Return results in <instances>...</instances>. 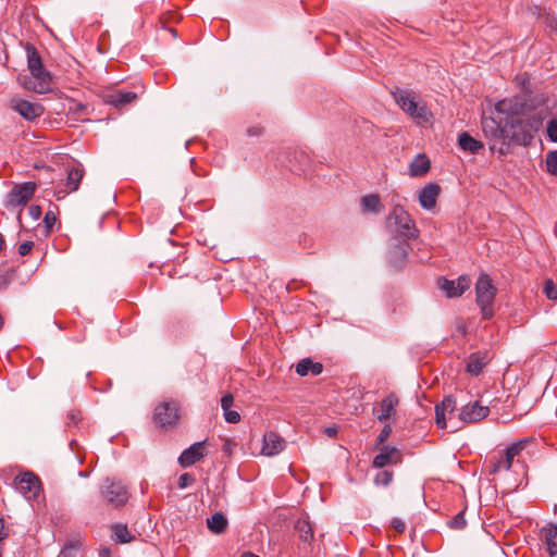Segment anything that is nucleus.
<instances>
[{
	"label": "nucleus",
	"instance_id": "obj_1",
	"mask_svg": "<svg viewBox=\"0 0 557 557\" xmlns=\"http://www.w3.org/2000/svg\"><path fill=\"white\" fill-rule=\"evenodd\" d=\"M496 109L500 113H507V128L510 145H530L535 133L539 132L543 124V110L531 108L527 102L519 100L499 101Z\"/></svg>",
	"mask_w": 557,
	"mask_h": 557
},
{
	"label": "nucleus",
	"instance_id": "obj_2",
	"mask_svg": "<svg viewBox=\"0 0 557 557\" xmlns=\"http://www.w3.org/2000/svg\"><path fill=\"white\" fill-rule=\"evenodd\" d=\"M27 69L30 76L18 77L20 83L26 90L37 94H46L51 90L52 75L46 70L42 59L36 47L27 42L25 45Z\"/></svg>",
	"mask_w": 557,
	"mask_h": 557
},
{
	"label": "nucleus",
	"instance_id": "obj_3",
	"mask_svg": "<svg viewBox=\"0 0 557 557\" xmlns=\"http://www.w3.org/2000/svg\"><path fill=\"white\" fill-rule=\"evenodd\" d=\"M391 94L399 108L418 124H425L431 121L433 116L431 111L413 90L396 87Z\"/></svg>",
	"mask_w": 557,
	"mask_h": 557
},
{
	"label": "nucleus",
	"instance_id": "obj_4",
	"mask_svg": "<svg viewBox=\"0 0 557 557\" xmlns=\"http://www.w3.org/2000/svg\"><path fill=\"white\" fill-rule=\"evenodd\" d=\"M482 129L490 141L492 152H498L500 156L509 153L510 140L507 128V117L496 121L493 117L482 120Z\"/></svg>",
	"mask_w": 557,
	"mask_h": 557
},
{
	"label": "nucleus",
	"instance_id": "obj_5",
	"mask_svg": "<svg viewBox=\"0 0 557 557\" xmlns=\"http://www.w3.org/2000/svg\"><path fill=\"white\" fill-rule=\"evenodd\" d=\"M497 294L492 278L486 273H481L475 283V300L481 309L482 318L490 320L494 315L493 302Z\"/></svg>",
	"mask_w": 557,
	"mask_h": 557
},
{
	"label": "nucleus",
	"instance_id": "obj_6",
	"mask_svg": "<svg viewBox=\"0 0 557 557\" xmlns=\"http://www.w3.org/2000/svg\"><path fill=\"white\" fill-rule=\"evenodd\" d=\"M529 442V438L519 440L512 443L504 451L491 457V459L488 460L490 473L495 474L500 470H510L513 460L517 459V461H519L520 455L524 450Z\"/></svg>",
	"mask_w": 557,
	"mask_h": 557
},
{
	"label": "nucleus",
	"instance_id": "obj_7",
	"mask_svg": "<svg viewBox=\"0 0 557 557\" xmlns=\"http://www.w3.org/2000/svg\"><path fill=\"white\" fill-rule=\"evenodd\" d=\"M387 223L395 224V232L406 239L418 237L419 231L414 221L401 206L394 207L387 218Z\"/></svg>",
	"mask_w": 557,
	"mask_h": 557
},
{
	"label": "nucleus",
	"instance_id": "obj_8",
	"mask_svg": "<svg viewBox=\"0 0 557 557\" xmlns=\"http://www.w3.org/2000/svg\"><path fill=\"white\" fill-rule=\"evenodd\" d=\"M101 494L109 504L115 507L125 505L129 497L126 486L121 481L109 478L103 482Z\"/></svg>",
	"mask_w": 557,
	"mask_h": 557
},
{
	"label": "nucleus",
	"instance_id": "obj_9",
	"mask_svg": "<svg viewBox=\"0 0 557 557\" xmlns=\"http://www.w3.org/2000/svg\"><path fill=\"white\" fill-rule=\"evenodd\" d=\"M14 484L16 490L28 500L36 499L41 491L39 478L30 471L16 475Z\"/></svg>",
	"mask_w": 557,
	"mask_h": 557
},
{
	"label": "nucleus",
	"instance_id": "obj_10",
	"mask_svg": "<svg viewBox=\"0 0 557 557\" xmlns=\"http://www.w3.org/2000/svg\"><path fill=\"white\" fill-rule=\"evenodd\" d=\"M36 189L37 185L35 182H25L15 185L7 195V207L16 208L25 206L34 196Z\"/></svg>",
	"mask_w": 557,
	"mask_h": 557
},
{
	"label": "nucleus",
	"instance_id": "obj_11",
	"mask_svg": "<svg viewBox=\"0 0 557 557\" xmlns=\"http://www.w3.org/2000/svg\"><path fill=\"white\" fill-rule=\"evenodd\" d=\"M178 419L180 406L175 400L163 401L159 404L154 409V421L162 428L176 424Z\"/></svg>",
	"mask_w": 557,
	"mask_h": 557
},
{
	"label": "nucleus",
	"instance_id": "obj_12",
	"mask_svg": "<svg viewBox=\"0 0 557 557\" xmlns=\"http://www.w3.org/2000/svg\"><path fill=\"white\" fill-rule=\"evenodd\" d=\"M470 284L471 280L468 275H460L457 281L445 277L438 278L440 288L449 298L461 296L470 287Z\"/></svg>",
	"mask_w": 557,
	"mask_h": 557
},
{
	"label": "nucleus",
	"instance_id": "obj_13",
	"mask_svg": "<svg viewBox=\"0 0 557 557\" xmlns=\"http://www.w3.org/2000/svg\"><path fill=\"white\" fill-rule=\"evenodd\" d=\"M10 107L28 121H33L44 113V107L40 103L30 102L24 99H12L10 101Z\"/></svg>",
	"mask_w": 557,
	"mask_h": 557
},
{
	"label": "nucleus",
	"instance_id": "obj_14",
	"mask_svg": "<svg viewBox=\"0 0 557 557\" xmlns=\"http://www.w3.org/2000/svg\"><path fill=\"white\" fill-rule=\"evenodd\" d=\"M403 454L398 448L383 445L380 453L374 457L372 465L374 468L382 469L386 466L400 463Z\"/></svg>",
	"mask_w": 557,
	"mask_h": 557
},
{
	"label": "nucleus",
	"instance_id": "obj_15",
	"mask_svg": "<svg viewBox=\"0 0 557 557\" xmlns=\"http://www.w3.org/2000/svg\"><path fill=\"white\" fill-rule=\"evenodd\" d=\"M409 251V244L406 240L395 239L388 250V262L395 270L403 269Z\"/></svg>",
	"mask_w": 557,
	"mask_h": 557
},
{
	"label": "nucleus",
	"instance_id": "obj_16",
	"mask_svg": "<svg viewBox=\"0 0 557 557\" xmlns=\"http://www.w3.org/2000/svg\"><path fill=\"white\" fill-rule=\"evenodd\" d=\"M490 413V408L482 406L479 401L468 404L460 409L459 419L467 423H474L483 420Z\"/></svg>",
	"mask_w": 557,
	"mask_h": 557
},
{
	"label": "nucleus",
	"instance_id": "obj_17",
	"mask_svg": "<svg viewBox=\"0 0 557 557\" xmlns=\"http://www.w3.org/2000/svg\"><path fill=\"white\" fill-rule=\"evenodd\" d=\"M206 441L194 443L185 449L178 457V463L182 468H188L200 461L206 455Z\"/></svg>",
	"mask_w": 557,
	"mask_h": 557
},
{
	"label": "nucleus",
	"instance_id": "obj_18",
	"mask_svg": "<svg viewBox=\"0 0 557 557\" xmlns=\"http://www.w3.org/2000/svg\"><path fill=\"white\" fill-rule=\"evenodd\" d=\"M398 404L399 399L396 394L391 393L381 400L379 408H373V414L379 421H386L395 414Z\"/></svg>",
	"mask_w": 557,
	"mask_h": 557
},
{
	"label": "nucleus",
	"instance_id": "obj_19",
	"mask_svg": "<svg viewBox=\"0 0 557 557\" xmlns=\"http://www.w3.org/2000/svg\"><path fill=\"white\" fill-rule=\"evenodd\" d=\"M84 176V170L77 166H72L67 170L66 183L64 188H60L55 191L58 200L65 197L67 193L76 191L79 187V183Z\"/></svg>",
	"mask_w": 557,
	"mask_h": 557
},
{
	"label": "nucleus",
	"instance_id": "obj_20",
	"mask_svg": "<svg viewBox=\"0 0 557 557\" xmlns=\"http://www.w3.org/2000/svg\"><path fill=\"white\" fill-rule=\"evenodd\" d=\"M441 194V186L437 183H428L419 193V203L425 210H432L436 206Z\"/></svg>",
	"mask_w": 557,
	"mask_h": 557
},
{
	"label": "nucleus",
	"instance_id": "obj_21",
	"mask_svg": "<svg viewBox=\"0 0 557 557\" xmlns=\"http://www.w3.org/2000/svg\"><path fill=\"white\" fill-rule=\"evenodd\" d=\"M285 448V440L273 431L265 432L263 435L262 454L274 456Z\"/></svg>",
	"mask_w": 557,
	"mask_h": 557
},
{
	"label": "nucleus",
	"instance_id": "obj_22",
	"mask_svg": "<svg viewBox=\"0 0 557 557\" xmlns=\"http://www.w3.org/2000/svg\"><path fill=\"white\" fill-rule=\"evenodd\" d=\"M490 361L491 357L487 351L472 352L468 358L466 371L471 375L478 376Z\"/></svg>",
	"mask_w": 557,
	"mask_h": 557
},
{
	"label": "nucleus",
	"instance_id": "obj_23",
	"mask_svg": "<svg viewBox=\"0 0 557 557\" xmlns=\"http://www.w3.org/2000/svg\"><path fill=\"white\" fill-rule=\"evenodd\" d=\"M136 99L137 94L128 90H115L107 96V102L119 109L134 102Z\"/></svg>",
	"mask_w": 557,
	"mask_h": 557
},
{
	"label": "nucleus",
	"instance_id": "obj_24",
	"mask_svg": "<svg viewBox=\"0 0 557 557\" xmlns=\"http://www.w3.org/2000/svg\"><path fill=\"white\" fill-rule=\"evenodd\" d=\"M295 533L298 539L307 544H310L313 540V528L307 517H300L294 524Z\"/></svg>",
	"mask_w": 557,
	"mask_h": 557
},
{
	"label": "nucleus",
	"instance_id": "obj_25",
	"mask_svg": "<svg viewBox=\"0 0 557 557\" xmlns=\"http://www.w3.org/2000/svg\"><path fill=\"white\" fill-rule=\"evenodd\" d=\"M458 145L463 151H468L473 154L478 153L484 147L482 141L473 138L467 132H462L459 134Z\"/></svg>",
	"mask_w": 557,
	"mask_h": 557
},
{
	"label": "nucleus",
	"instance_id": "obj_26",
	"mask_svg": "<svg viewBox=\"0 0 557 557\" xmlns=\"http://www.w3.org/2000/svg\"><path fill=\"white\" fill-rule=\"evenodd\" d=\"M431 168L430 159L425 154H418L410 163L409 173L412 177L425 175Z\"/></svg>",
	"mask_w": 557,
	"mask_h": 557
},
{
	"label": "nucleus",
	"instance_id": "obj_27",
	"mask_svg": "<svg viewBox=\"0 0 557 557\" xmlns=\"http://www.w3.org/2000/svg\"><path fill=\"white\" fill-rule=\"evenodd\" d=\"M322 371V363L314 362L310 358L302 359L296 364V373L300 376H306L309 373L315 376L321 374Z\"/></svg>",
	"mask_w": 557,
	"mask_h": 557
},
{
	"label": "nucleus",
	"instance_id": "obj_28",
	"mask_svg": "<svg viewBox=\"0 0 557 557\" xmlns=\"http://www.w3.org/2000/svg\"><path fill=\"white\" fill-rule=\"evenodd\" d=\"M549 557H557V525L549 524L542 530Z\"/></svg>",
	"mask_w": 557,
	"mask_h": 557
},
{
	"label": "nucleus",
	"instance_id": "obj_29",
	"mask_svg": "<svg viewBox=\"0 0 557 557\" xmlns=\"http://www.w3.org/2000/svg\"><path fill=\"white\" fill-rule=\"evenodd\" d=\"M207 525L212 533L221 534L226 531L228 521L222 512H215L207 519Z\"/></svg>",
	"mask_w": 557,
	"mask_h": 557
},
{
	"label": "nucleus",
	"instance_id": "obj_30",
	"mask_svg": "<svg viewBox=\"0 0 557 557\" xmlns=\"http://www.w3.org/2000/svg\"><path fill=\"white\" fill-rule=\"evenodd\" d=\"M361 206L363 211L377 213L381 211L382 205L377 195H368L361 198Z\"/></svg>",
	"mask_w": 557,
	"mask_h": 557
},
{
	"label": "nucleus",
	"instance_id": "obj_31",
	"mask_svg": "<svg viewBox=\"0 0 557 557\" xmlns=\"http://www.w3.org/2000/svg\"><path fill=\"white\" fill-rule=\"evenodd\" d=\"M114 540L116 543L125 544L129 543L134 537L129 534V531L125 524H114L112 527Z\"/></svg>",
	"mask_w": 557,
	"mask_h": 557
},
{
	"label": "nucleus",
	"instance_id": "obj_32",
	"mask_svg": "<svg viewBox=\"0 0 557 557\" xmlns=\"http://www.w3.org/2000/svg\"><path fill=\"white\" fill-rule=\"evenodd\" d=\"M394 472L392 470H381L374 476V484L377 486H388L393 481Z\"/></svg>",
	"mask_w": 557,
	"mask_h": 557
},
{
	"label": "nucleus",
	"instance_id": "obj_33",
	"mask_svg": "<svg viewBox=\"0 0 557 557\" xmlns=\"http://www.w3.org/2000/svg\"><path fill=\"white\" fill-rule=\"evenodd\" d=\"M546 171L554 176H557V150H550L545 157Z\"/></svg>",
	"mask_w": 557,
	"mask_h": 557
},
{
	"label": "nucleus",
	"instance_id": "obj_34",
	"mask_svg": "<svg viewBox=\"0 0 557 557\" xmlns=\"http://www.w3.org/2000/svg\"><path fill=\"white\" fill-rule=\"evenodd\" d=\"M447 524L450 529L462 530L467 525L463 510L453 517Z\"/></svg>",
	"mask_w": 557,
	"mask_h": 557
},
{
	"label": "nucleus",
	"instance_id": "obj_35",
	"mask_svg": "<svg viewBox=\"0 0 557 557\" xmlns=\"http://www.w3.org/2000/svg\"><path fill=\"white\" fill-rule=\"evenodd\" d=\"M544 294L550 300H557V286L554 281L548 278L544 283Z\"/></svg>",
	"mask_w": 557,
	"mask_h": 557
},
{
	"label": "nucleus",
	"instance_id": "obj_36",
	"mask_svg": "<svg viewBox=\"0 0 557 557\" xmlns=\"http://www.w3.org/2000/svg\"><path fill=\"white\" fill-rule=\"evenodd\" d=\"M446 412L447 411L438 404L435 406V422H436L437 428H440V429L446 428V419H445Z\"/></svg>",
	"mask_w": 557,
	"mask_h": 557
},
{
	"label": "nucleus",
	"instance_id": "obj_37",
	"mask_svg": "<svg viewBox=\"0 0 557 557\" xmlns=\"http://www.w3.org/2000/svg\"><path fill=\"white\" fill-rule=\"evenodd\" d=\"M392 432H393V429H392L391 424H385L376 437V446L377 447L381 445L383 446V444L391 436Z\"/></svg>",
	"mask_w": 557,
	"mask_h": 557
},
{
	"label": "nucleus",
	"instance_id": "obj_38",
	"mask_svg": "<svg viewBox=\"0 0 557 557\" xmlns=\"http://www.w3.org/2000/svg\"><path fill=\"white\" fill-rule=\"evenodd\" d=\"M546 133L550 141L557 143V119H553L547 123Z\"/></svg>",
	"mask_w": 557,
	"mask_h": 557
},
{
	"label": "nucleus",
	"instance_id": "obj_39",
	"mask_svg": "<svg viewBox=\"0 0 557 557\" xmlns=\"http://www.w3.org/2000/svg\"><path fill=\"white\" fill-rule=\"evenodd\" d=\"M196 479L195 476L191 474V473H183L180 478H178V487L180 488H186L188 487L189 485H191L193 483H195Z\"/></svg>",
	"mask_w": 557,
	"mask_h": 557
},
{
	"label": "nucleus",
	"instance_id": "obj_40",
	"mask_svg": "<svg viewBox=\"0 0 557 557\" xmlns=\"http://www.w3.org/2000/svg\"><path fill=\"white\" fill-rule=\"evenodd\" d=\"M446 411L453 412L456 408V399L453 395H447L438 403Z\"/></svg>",
	"mask_w": 557,
	"mask_h": 557
},
{
	"label": "nucleus",
	"instance_id": "obj_41",
	"mask_svg": "<svg viewBox=\"0 0 557 557\" xmlns=\"http://www.w3.org/2000/svg\"><path fill=\"white\" fill-rule=\"evenodd\" d=\"M15 276V270L11 269L3 274H0V288H5L13 277Z\"/></svg>",
	"mask_w": 557,
	"mask_h": 557
},
{
	"label": "nucleus",
	"instance_id": "obj_42",
	"mask_svg": "<svg viewBox=\"0 0 557 557\" xmlns=\"http://www.w3.org/2000/svg\"><path fill=\"white\" fill-rule=\"evenodd\" d=\"M224 418L228 423H238L240 421V414L231 409L224 411Z\"/></svg>",
	"mask_w": 557,
	"mask_h": 557
},
{
	"label": "nucleus",
	"instance_id": "obj_43",
	"mask_svg": "<svg viewBox=\"0 0 557 557\" xmlns=\"http://www.w3.org/2000/svg\"><path fill=\"white\" fill-rule=\"evenodd\" d=\"M391 527L397 532L398 534H401L406 530L405 522L399 518H393L391 521Z\"/></svg>",
	"mask_w": 557,
	"mask_h": 557
},
{
	"label": "nucleus",
	"instance_id": "obj_44",
	"mask_svg": "<svg viewBox=\"0 0 557 557\" xmlns=\"http://www.w3.org/2000/svg\"><path fill=\"white\" fill-rule=\"evenodd\" d=\"M78 550V546L76 544L66 545L61 552L62 557H75Z\"/></svg>",
	"mask_w": 557,
	"mask_h": 557
},
{
	"label": "nucleus",
	"instance_id": "obj_45",
	"mask_svg": "<svg viewBox=\"0 0 557 557\" xmlns=\"http://www.w3.org/2000/svg\"><path fill=\"white\" fill-rule=\"evenodd\" d=\"M233 403H234V396L231 393L225 394L221 398V407H222L223 411L230 409L233 406Z\"/></svg>",
	"mask_w": 557,
	"mask_h": 557
},
{
	"label": "nucleus",
	"instance_id": "obj_46",
	"mask_svg": "<svg viewBox=\"0 0 557 557\" xmlns=\"http://www.w3.org/2000/svg\"><path fill=\"white\" fill-rule=\"evenodd\" d=\"M33 247H34V242H32V240H26V242L22 243V244L18 246L17 251H18V253H20L21 256H26V255H28V253L30 252V250L33 249Z\"/></svg>",
	"mask_w": 557,
	"mask_h": 557
},
{
	"label": "nucleus",
	"instance_id": "obj_47",
	"mask_svg": "<svg viewBox=\"0 0 557 557\" xmlns=\"http://www.w3.org/2000/svg\"><path fill=\"white\" fill-rule=\"evenodd\" d=\"M44 222L46 224L47 230L51 231L52 226L57 222V218H55L54 213L52 211H48L45 214Z\"/></svg>",
	"mask_w": 557,
	"mask_h": 557
},
{
	"label": "nucleus",
	"instance_id": "obj_48",
	"mask_svg": "<svg viewBox=\"0 0 557 557\" xmlns=\"http://www.w3.org/2000/svg\"><path fill=\"white\" fill-rule=\"evenodd\" d=\"M235 446L234 441L225 438L221 449L225 455L231 456Z\"/></svg>",
	"mask_w": 557,
	"mask_h": 557
},
{
	"label": "nucleus",
	"instance_id": "obj_49",
	"mask_svg": "<svg viewBox=\"0 0 557 557\" xmlns=\"http://www.w3.org/2000/svg\"><path fill=\"white\" fill-rule=\"evenodd\" d=\"M545 24L550 30L557 32V20L554 16H550L549 14H547L545 16Z\"/></svg>",
	"mask_w": 557,
	"mask_h": 557
},
{
	"label": "nucleus",
	"instance_id": "obj_50",
	"mask_svg": "<svg viewBox=\"0 0 557 557\" xmlns=\"http://www.w3.org/2000/svg\"><path fill=\"white\" fill-rule=\"evenodd\" d=\"M29 214L36 220L41 214V209L39 206H30L29 207Z\"/></svg>",
	"mask_w": 557,
	"mask_h": 557
},
{
	"label": "nucleus",
	"instance_id": "obj_51",
	"mask_svg": "<svg viewBox=\"0 0 557 557\" xmlns=\"http://www.w3.org/2000/svg\"><path fill=\"white\" fill-rule=\"evenodd\" d=\"M67 419L71 421V423L77 424L81 421V413L72 411L67 414Z\"/></svg>",
	"mask_w": 557,
	"mask_h": 557
},
{
	"label": "nucleus",
	"instance_id": "obj_52",
	"mask_svg": "<svg viewBox=\"0 0 557 557\" xmlns=\"http://www.w3.org/2000/svg\"><path fill=\"white\" fill-rule=\"evenodd\" d=\"M8 536V532L5 531L4 519L0 517V541Z\"/></svg>",
	"mask_w": 557,
	"mask_h": 557
},
{
	"label": "nucleus",
	"instance_id": "obj_53",
	"mask_svg": "<svg viewBox=\"0 0 557 557\" xmlns=\"http://www.w3.org/2000/svg\"><path fill=\"white\" fill-rule=\"evenodd\" d=\"M248 136H259L262 134V128L260 127H251L247 131Z\"/></svg>",
	"mask_w": 557,
	"mask_h": 557
},
{
	"label": "nucleus",
	"instance_id": "obj_54",
	"mask_svg": "<svg viewBox=\"0 0 557 557\" xmlns=\"http://www.w3.org/2000/svg\"><path fill=\"white\" fill-rule=\"evenodd\" d=\"M112 553L109 547H102L99 549V557H111Z\"/></svg>",
	"mask_w": 557,
	"mask_h": 557
},
{
	"label": "nucleus",
	"instance_id": "obj_55",
	"mask_svg": "<svg viewBox=\"0 0 557 557\" xmlns=\"http://www.w3.org/2000/svg\"><path fill=\"white\" fill-rule=\"evenodd\" d=\"M324 432L329 437H335L337 435V429L335 426L326 428Z\"/></svg>",
	"mask_w": 557,
	"mask_h": 557
},
{
	"label": "nucleus",
	"instance_id": "obj_56",
	"mask_svg": "<svg viewBox=\"0 0 557 557\" xmlns=\"http://www.w3.org/2000/svg\"><path fill=\"white\" fill-rule=\"evenodd\" d=\"M239 557H259V556L251 552H245Z\"/></svg>",
	"mask_w": 557,
	"mask_h": 557
},
{
	"label": "nucleus",
	"instance_id": "obj_57",
	"mask_svg": "<svg viewBox=\"0 0 557 557\" xmlns=\"http://www.w3.org/2000/svg\"><path fill=\"white\" fill-rule=\"evenodd\" d=\"M3 245H4V238H3V236L0 234V250L2 249Z\"/></svg>",
	"mask_w": 557,
	"mask_h": 557
},
{
	"label": "nucleus",
	"instance_id": "obj_58",
	"mask_svg": "<svg viewBox=\"0 0 557 557\" xmlns=\"http://www.w3.org/2000/svg\"><path fill=\"white\" fill-rule=\"evenodd\" d=\"M2 325H3V318H2V315L0 314V329L2 327Z\"/></svg>",
	"mask_w": 557,
	"mask_h": 557
},
{
	"label": "nucleus",
	"instance_id": "obj_59",
	"mask_svg": "<svg viewBox=\"0 0 557 557\" xmlns=\"http://www.w3.org/2000/svg\"><path fill=\"white\" fill-rule=\"evenodd\" d=\"M300 157L308 159V157L305 156V153H302V152L300 153Z\"/></svg>",
	"mask_w": 557,
	"mask_h": 557
},
{
	"label": "nucleus",
	"instance_id": "obj_60",
	"mask_svg": "<svg viewBox=\"0 0 557 557\" xmlns=\"http://www.w3.org/2000/svg\"><path fill=\"white\" fill-rule=\"evenodd\" d=\"M172 34L173 35H176V30L175 29H171Z\"/></svg>",
	"mask_w": 557,
	"mask_h": 557
}]
</instances>
